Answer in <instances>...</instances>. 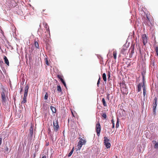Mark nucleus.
Segmentation results:
<instances>
[{
  "mask_svg": "<svg viewBox=\"0 0 158 158\" xmlns=\"http://www.w3.org/2000/svg\"><path fill=\"white\" fill-rule=\"evenodd\" d=\"M155 64L154 60H152L151 62V65L152 66H154Z\"/></svg>",
  "mask_w": 158,
  "mask_h": 158,
  "instance_id": "6ab92c4d",
  "label": "nucleus"
},
{
  "mask_svg": "<svg viewBox=\"0 0 158 158\" xmlns=\"http://www.w3.org/2000/svg\"><path fill=\"white\" fill-rule=\"evenodd\" d=\"M100 77H99L98 81V82H97V85H98H98L99 84V83L100 82Z\"/></svg>",
  "mask_w": 158,
  "mask_h": 158,
  "instance_id": "473e14b6",
  "label": "nucleus"
},
{
  "mask_svg": "<svg viewBox=\"0 0 158 158\" xmlns=\"http://www.w3.org/2000/svg\"><path fill=\"white\" fill-rule=\"evenodd\" d=\"M108 78L109 79L110 77V73L109 72H108Z\"/></svg>",
  "mask_w": 158,
  "mask_h": 158,
  "instance_id": "ea45409f",
  "label": "nucleus"
},
{
  "mask_svg": "<svg viewBox=\"0 0 158 158\" xmlns=\"http://www.w3.org/2000/svg\"><path fill=\"white\" fill-rule=\"evenodd\" d=\"M146 94V90H143V95L144 97L145 96Z\"/></svg>",
  "mask_w": 158,
  "mask_h": 158,
  "instance_id": "72a5a7b5",
  "label": "nucleus"
},
{
  "mask_svg": "<svg viewBox=\"0 0 158 158\" xmlns=\"http://www.w3.org/2000/svg\"><path fill=\"white\" fill-rule=\"evenodd\" d=\"M53 128L54 131H57L58 130L59 127L57 120H56L55 121H53Z\"/></svg>",
  "mask_w": 158,
  "mask_h": 158,
  "instance_id": "39448f33",
  "label": "nucleus"
},
{
  "mask_svg": "<svg viewBox=\"0 0 158 158\" xmlns=\"http://www.w3.org/2000/svg\"><path fill=\"white\" fill-rule=\"evenodd\" d=\"M146 81L144 79V76L143 75V83H145Z\"/></svg>",
  "mask_w": 158,
  "mask_h": 158,
  "instance_id": "cd10ccee",
  "label": "nucleus"
},
{
  "mask_svg": "<svg viewBox=\"0 0 158 158\" xmlns=\"http://www.w3.org/2000/svg\"><path fill=\"white\" fill-rule=\"evenodd\" d=\"M27 98L26 97H23V100L21 102L22 104H24L26 102Z\"/></svg>",
  "mask_w": 158,
  "mask_h": 158,
  "instance_id": "dca6fc26",
  "label": "nucleus"
},
{
  "mask_svg": "<svg viewBox=\"0 0 158 158\" xmlns=\"http://www.w3.org/2000/svg\"><path fill=\"white\" fill-rule=\"evenodd\" d=\"M156 52L157 53V54L158 56V47H156Z\"/></svg>",
  "mask_w": 158,
  "mask_h": 158,
  "instance_id": "2f4dec72",
  "label": "nucleus"
},
{
  "mask_svg": "<svg viewBox=\"0 0 158 158\" xmlns=\"http://www.w3.org/2000/svg\"><path fill=\"white\" fill-rule=\"evenodd\" d=\"M30 134L32 136L33 134V128H31L30 129Z\"/></svg>",
  "mask_w": 158,
  "mask_h": 158,
  "instance_id": "aec40b11",
  "label": "nucleus"
},
{
  "mask_svg": "<svg viewBox=\"0 0 158 158\" xmlns=\"http://www.w3.org/2000/svg\"><path fill=\"white\" fill-rule=\"evenodd\" d=\"M96 130L97 133V135L98 136L100 135V132L101 131V126L99 122H97L96 125Z\"/></svg>",
  "mask_w": 158,
  "mask_h": 158,
  "instance_id": "7ed1b4c3",
  "label": "nucleus"
},
{
  "mask_svg": "<svg viewBox=\"0 0 158 158\" xmlns=\"http://www.w3.org/2000/svg\"><path fill=\"white\" fill-rule=\"evenodd\" d=\"M147 37L145 35H143L142 37V40L144 45H145L147 43Z\"/></svg>",
  "mask_w": 158,
  "mask_h": 158,
  "instance_id": "0eeeda50",
  "label": "nucleus"
},
{
  "mask_svg": "<svg viewBox=\"0 0 158 158\" xmlns=\"http://www.w3.org/2000/svg\"><path fill=\"white\" fill-rule=\"evenodd\" d=\"M44 27L45 28H47V24L46 23H44Z\"/></svg>",
  "mask_w": 158,
  "mask_h": 158,
  "instance_id": "4c0bfd02",
  "label": "nucleus"
},
{
  "mask_svg": "<svg viewBox=\"0 0 158 158\" xmlns=\"http://www.w3.org/2000/svg\"><path fill=\"white\" fill-rule=\"evenodd\" d=\"M157 98L155 97L153 100V114H155L156 113V109L157 106Z\"/></svg>",
  "mask_w": 158,
  "mask_h": 158,
  "instance_id": "f03ea898",
  "label": "nucleus"
},
{
  "mask_svg": "<svg viewBox=\"0 0 158 158\" xmlns=\"http://www.w3.org/2000/svg\"><path fill=\"white\" fill-rule=\"evenodd\" d=\"M74 151V148H73L71 152L69 153L68 156V157H70L72 154H73Z\"/></svg>",
  "mask_w": 158,
  "mask_h": 158,
  "instance_id": "2eb2a0df",
  "label": "nucleus"
},
{
  "mask_svg": "<svg viewBox=\"0 0 158 158\" xmlns=\"http://www.w3.org/2000/svg\"><path fill=\"white\" fill-rule=\"evenodd\" d=\"M62 83H63L64 85L65 86V87H66V84L65 83V82H64V81L63 80V81H61Z\"/></svg>",
  "mask_w": 158,
  "mask_h": 158,
  "instance_id": "f704fd0d",
  "label": "nucleus"
},
{
  "mask_svg": "<svg viewBox=\"0 0 158 158\" xmlns=\"http://www.w3.org/2000/svg\"><path fill=\"white\" fill-rule=\"evenodd\" d=\"M142 84L141 83H139L138 85L137 91L138 92H140L141 90Z\"/></svg>",
  "mask_w": 158,
  "mask_h": 158,
  "instance_id": "9b49d317",
  "label": "nucleus"
},
{
  "mask_svg": "<svg viewBox=\"0 0 158 158\" xmlns=\"http://www.w3.org/2000/svg\"><path fill=\"white\" fill-rule=\"evenodd\" d=\"M142 87H143V90H146V87H145V83H143V84L142 85Z\"/></svg>",
  "mask_w": 158,
  "mask_h": 158,
  "instance_id": "c85d7f7f",
  "label": "nucleus"
},
{
  "mask_svg": "<svg viewBox=\"0 0 158 158\" xmlns=\"http://www.w3.org/2000/svg\"><path fill=\"white\" fill-rule=\"evenodd\" d=\"M134 52V47H133V49L131 51V53H133Z\"/></svg>",
  "mask_w": 158,
  "mask_h": 158,
  "instance_id": "37998d69",
  "label": "nucleus"
},
{
  "mask_svg": "<svg viewBox=\"0 0 158 158\" xmlns=\"http://www.w3.org/2000/svg\"><path fill=\"white\" fill-rule=\"evenodd\" d=\"M29 89V87L28 86L26 85L25 87V91L24 93V97L27 98V94L28 91V89Z\"/></svg>",
  "mask_w": 158,
  "mask_h": 158,
  "instance_id": "6e6552de",
  "label": "nucleus"
},
{
  "mask_svg": "<svg viewBox=\"0 0 158 158\" xmlns=\"http://www.w3.org/2000/svg\"><path fill=\"white\" fill-rule=\"evenodd\" d=\"M48 94L47 93H46V94H45V96H44V99L45 100H47L48 99Z\"/></svg>",
  "mask_w": 158,
  "mask_h": 158,
  "instance_id": "393cba45",
  "label": "nucleus"
},
{
  "mask_svg": "<svg viewBox=\"0 0 158 158\" xmlns=\"http://www.w3.org/2000/svg\"><path fill=\"white\" fill-rule=\"evenodd\" d=\"M112 124H113V123H114V121H113V119L112 120Z\"/></svg>",
  "mask_w": 158,
  "mask_h": 158,
  "instance_id": "de8ad7c7",
  "label": "nucleus"
},
{
  "mask_svg": "<svg viewBox=\"0 0 158 158\" xmlns=\"http://www.w3.org/2000/svg\"><path fill=\"white\" fill-rule=\"evenodd\" d=\"M8 148H7V146L6 147V148L5 149V150L7 152H8Z\"/></svg>",
  "mask_w": 158,
  "mask_h": 158,
  "instance_id": "a19ab883",
  "label": "nucleus"
},
{
  "mask_svg": "<svg viewBox=\"0 0 158 158\" xmlns=\"http://www.w3.org/2000/svg\"><path fill=\"white\" fill-rule=\"evenodd\" d=\"M146 21L145 22H144V23L146 24V25H147H147H148V26H150V25H149L148 24V23H147V22H150V21L149 20V19L148 18V16L147 17V19H146Z\"/></svg>",
  "mask_w": 158,
  "mask_h": 158,
  "instance_id": "f3484780",
  "label": "nucleus"
},
{
  "mask_svg": "<svg viewBox=\"0 0 158 158\" xmlns=\"http://www.w3.org/2000/svg\"><path fill=\"white\" fill-rule=\"evenodd\" d=\"M86 141L85 140L81 139H80V140L79 141L78 143V145H77V147L78 149L77 150H79L81 149V148L82 147V146L83 145L85 144Z\"/></svg>",
  "mask_w": 158,
  "mask_h": 158,
  "instance_id": "20e7f679",
  "label": "nucleus"
},
{
  "mask_svg": "<svg viewBox=\"0 0 158 158\" xmlns=\"http://www.w3.org/2000/svg\"><path fill=\"white\" fill-rule=\"evenodd\" d=\"M35 47L36 48H38L39 47V44H38V43L36 42H35Z\"/></svg>",
  "mask_w": 158,
  "mask_h": 158,
  "instance_id": "b1692460",
  "label": "nucleus"
},
{
  "mask_svg": "<svg viewBox=\"0 0 158 158\" xmlns=\"http://www.w3.org/2000/svg\"><path fill=\"white\" fill-rule=\"evenodd\" d=\"M116 127H118V118H117V121L116 123Z\"/></svg>",
  "mask_w": 158,
  "mask_h": 158,
  "instance_id": "bb28decb",
  "label": "nucleus"
},
{
  "mask_svg": "<svg viewBox=\"0 0 158 158\" xmlns=\"http://www.w3.org/2000/svg\"><path fill=\"white\" fill-rule=\"evenodd\" d=\"M102 102L103 103V105L104 106H106V102H105V100L104 98H102Z\"/></svg>",
  "mask_w": 158,
  "mask_h": 158,
  "instance_id": "412c9836",
  "label": "nucleus"
},
{
  "mask_svg": "<svg viewBox=\"0 0 158 158\" xmlns=\"http://www.w3.org/2000/svg\"><path fill=\"white\" fill-rule=\"evenodd\" d=\"M154 148L156 149L158 148V142L156 143L154 146Z\"/></svg>",
  "mask_w": 158,
  "mask_h": 158,
  "instance_id": "a878e982",
  "label": "nucleus"
},
{
  "mask_svg": "<svg viewBox=\"0 0 158 158\" xmlns=\"http://www.w3.org/2000/svg\"><path fill=\"white\" fill-rule=\"evenodd\" d=\"M121 92L123 94H126L127 89L125 87H121Z\"/></svg>",
  "mask_w": 158,
  "mask_h": 158,
  "instance_id": "1a4fd4ad",
  "label": "nucleus"
},
{
  "mask_svg": "<svg viewBox=\"0 0 158 158\" xmlns=\"http://www.w3.org/2000/svg\"><path fill=\"white\" fill-rule=\"evenodd\" d=\"M126 49H123L121 51V53L123 55H125L126 53Z\"/></svg>",
  "mask_w": 158,
  "mask_h": 158,
  "instance_id": "ddd939ff",
  "label": "nucleus"
},
{
  "mask_svg": "<svg viewBox=\"0 0 158 158\" xmlns=\"http://www.w3.org/2000/svg\"><path fill=\"white\" fill-rule=\"evenodd\" d=\"M104 143L105 145L106 146L107 148H110V144L109 142V140L108 139L107 137H104Z\"/></svg>",
  "mask_w": 158,
  "mask_h": 158,
  "instance_id": "423d86ee",
  "label": "nucleus"
},
{
  "mask_svg": "<svg viewBox=\"0 0 158 158\" xmlns=\"http://www.w3.org/2000/svg\"><path fill=\"white\" fill-rule=\"evenodd\" d=\"M50 108L53 113H55L56 112V110L55 108L53 106H51Z\"/></svg>",
  "mask_w": 158,
  "mask_h": 158,
  "instance_id": "f8f14e48",
  "label": "nucleus"
},
{
  "mask_svg": "<svg viewBox=\"0 0 158 158\" xmlns=\"http://www.w3.org/2000/svg\"><path fill=\"white\" fill-rule=\"evenodd\" d=\"M120 86L121 87H125V85L123 83H122V85H120Z\"/></svg>",
  "mask_w": 158,
  "mask_h": 158,
  "instance_id": "7c9ffc66",
  "label": "nucleus"
},
{
  "mask_svg": "<svg viewBox=\"0 0 158 158\" xmlns=\"http://www.w3.org/2000/svg\"><path fill=\"white\" fill-rule=\"evenodd\" d=\"M102 116L104 118H106V114L103 113L102 114Z\"/></svg>",
  "mask_w": 158,
  "mask_h": 158,
  "instance_id": "c756f323",
  "label": "nucleus"
},
{
  "mask_svg": "<svg viewBox=\"0 0 158 158\" xmlns=\"http://www.w3.org/2000/svg\"><path fill=\"white\" fill-rule=\"evenodd\" d=\"M116 55L117 53L115 51H114L113 52V56L114 59H116Z\"/></svg>",
  "mask_w": 158,
  "mask_h": 158,
  "instance_id": "5701e85b",
  "label": "nucleus"
},
{
  "mask_svg": "<svg viewBox=\"0 0 158 158\" xmlns=\"http://www.w3.org/2000/svg\"><path fill=\"white\" fill-rule=\"evenodd\" d=\"M46 64L47 65H48V60H46Z\"/></svg>",
  "mask_w": 158,
  "mask_h": 158,
  "instance_id": "a18cd8bd",
  "label": "nucleus"
},
{
  "mask_svg": "<svg viewBox=\"0 0 158 158\" xmlns=\"http://www.w3.org/2000/svg\"><path fill=\"white\" fill-rule=\"evenodd\" d=\"M3 63V62L2 60H0V65L1 66L2 65V64Z\"/></svg>",
  "mask_w": 158,
  "mask_h": 158,
  "instance_id": "c9c22d12",
  "label": "nucleus"
},
{
  "mask_svg": "<svg viewBox=\"0 0 158 158\" xmlns=\"http://www.w3.org/2000/svg\"><path fill=\"white\" fill-rule=\"evenodd\" d=\"M7 93L6 91L4 89H3L1 92V95L2 99V103L4 104L6 103L7 100V98L6 96L7 95Z\"/></svg>",
  "mask_w": 158,
  "mask_h": 158,
  "instance_id": "f257e3e1",
  "label": "nucleus"
},
{
  "mask_svg": "<svg viewBox=\"0 0 158 158\" xmlns=\"http://www.w3.org/2000/svg\"><path fill=\"white\" fill-rule=\"evenodd\" d=\"M103 79L104 81H106V76L105 73H104L102 74Z\"/></svg>",
  "mask_w": 158,
  "mask_h": 158,
  "instance_id": "4468645a",
  "label": "nucleus"
},
{
  "mask_svg": "<svg viewBox=\"0 0 158 158\" xmlns=\"http://www.w3.org/2000/svg\"><path fill=\"white\" fill-rule=\"evenodd\" d=\"M57 90L59 92H61L62 89L60 85H58L57 88Z\"/></svg>",
  "mask_w": 158,
  "mask_h": 158,
  "instance_id": "a211bd4d",
  "label": "nucleus"
},
{
  "mask_svg": "<svg viewBox=\"0 0 158 158\" xmlns=\"http://www.w3.org/2000/svg\"><path fill=\"white\" fill-rule=\"evenodd\" d=\"M4 60L5 63L7 65L9 66V62L8 60L7 59V58L6 56H5L4 57Z\"/></svg>",
  "mask_w": 158,
  "mask_h": 158,
  "instance_id": "9d476101",
  "label": "nucleus"
},
{
  "mask_svg": "<svg viewBox=\"0 0 158 158\" xmlns=\"http://www.w3.org/2000/svg\"><path fill=\"white\" fill-rule=\"evenodd\" d=\"M57 77L60 79L61 81H62L64 80L62 79V77L61 76H60V75H58Z\"/></svg>",
  "mask_w": 158,
  "mask_h": 158,
  "instance_id": "4be33fe9",
  "label": "nucleus"
},
{
  "mask_svg": "<svg viewBox=\"0 0 158 158\" xmlns=\"http://www.w3.org/2000/svg\"><path fill=\"white\" fill-rule=\"evenodd\" d=\"M42 158H46V156H44L42 157Z\"/></svg>",
  "mask_w": 158,
  "mask_h": 158,
  "instance_id": "c03bdc74",
  "label": "nucleus"
},
{
  "mask_svg": "<svg viewBox=\"0 0 158 158\" xmlns=\"http://www.w3.org/2000/svg\"><path fill=\"white\" fill-rule=\"evenodd\" d=\"M152 143H153V144H155V143H156L157 142H156V141L155 140H153L152 141Z\"/></svg>",
  "mask_w": 158,
  "mask_h": 158,
  "instance_id": "58836bf2",
  "label": "nucleus"
},
{
  "mask_svg": "<svg viewBox=\"0 0 158 158\" xmlns=\"http://www.w3.org/2000/svg\"><path fill=\"white\" fill-rule=\"evenodd\" d=\"M2 138H0V145L2 143Z\"/></svg>",
  "mask_w": 158,
  "mask_h": 158,
  "instance_id": "79ce46f5",
  "label": "nucleus"
},
{
  "mask_svg": "<svg viewBox=\"0 0 158 158\" xmlns=\"http://www.w3.org/2000/svg\"><path fill=\"white\" fill-rule=\"evenodd\" d=\"M114 123H113L112 127L114 128Z\"/></svg>",
  "mask_w": 158,
  "mask_h": 158,
  "instance_id": "49530a36",
  "label": "nucleus"
},
{
  "mask_svg": "<svg viewBox=\"0 0 158 158\" xmlns=\"http://www.w3.org/2000/svg\"><path fill=\"white\" fill-rule=\"evenodd\" d=\"M34 152V157H35V156L36 154V150H35Z\"/></svg>",
  "mask_w": 158,
  "mask_h": 158,
  "instance_id": "e433bc0d",
  "label": "nucleus"
}]
</instances>
